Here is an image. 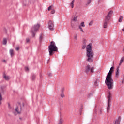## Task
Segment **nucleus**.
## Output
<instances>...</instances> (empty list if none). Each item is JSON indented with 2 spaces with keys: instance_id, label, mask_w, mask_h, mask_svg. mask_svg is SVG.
I'll use <instances>...</instances> for the list:
<instances>
[{
  "instance_id": "obj_1",
  "label": "nucleus",
  "mask_w": 124,
  "mask_h": 124,
  "mask_svg": "<svg viewBox=\"0 0 124 124\" xmlns=\"http://www.w3.org/2000/svg\"><path fill=\"white\" fill-rule=\"evenodd\" d=\"M114 69L115 67H111L106 78L105 83L107 86L108 90H113V87H114V80L112 78V75L113 74V73L114 72Z\"/></svg>"
},
{
  "instance_id": "obj_2",
  "label": "nucleus",
  "mask_w": 124,
  "mask_h": 124,
  "mask_svg": "<svg viewBox=\"0 0 124 124\" xmlns=\"http://www.w3.org/2000/svg\"><path fill=\"white\" fill-rule=\"evenodd\" d=\"M86 56L88 57L87 62H93L94 53H93V51L92 47H86Z\"/></svg>"
},
{
  "instance_id": "obj_3",
  "label": "nucleus",
  "mask_w": 124,
  "mask_h": 124,
  "mask_svg": "<svg viewBox=\"0 0 124 124\" xmlns=\"http://www.w3.org/2000/svg\"><path fill=\"white\" fill-rule=\"evenodd\" d=\"M113 15V11H110L107 16L105 17V20L104 23V28L106 29L107 28V25L109 23V21H110V19H111V17Z\"/></svg>"
},
{
  "instance_id": "obj_4",
  "label": "nucleus",
  "mask_w": 124,
  "mask_h": 124,
  "mask_svg": "<svg viewBox=\"0 0 124 124\" xmlns=\"http://www.w3.org/2000/svg\"><path fill=\"white\" fill-rule=\"evenodd\" d=\"M112 99V93L111 92H108V106L107 108V113H109L110 111V107L111 105V99Z\"/></svg>"
},
{
  "instance_id": "obj_5",
  "label": "nucleus",
  "mask_w": 124,
  "mask_h": 124,
  "mask_svg": "<svg viewBox=\"0 0 124 124\" xmlns=\"http://www.w3.org/2000/svg\"><path fill=\"white\" fill-rule=\"evenodd\" d=\"M39 27H40V26L39 25V24H37L36 25H35L33 27L31 28V32L33 37H34L35 36V33H36V32L37 31H38Z\"/></svg>"
},
{
  "instance_id": "obj_6",
  "label": "nucleus",
  "mask_w": 124,
  "mask_h": 124,
  "mask_svg": "<svg viewBox=\"0 0 124 124\" xmlns=\"http://www.w3.org/2000/svg\"><path fill=\"white\" fill-rule=\"evenodd\" d=\"M49 56H53L55 52H58V47H48Z\"/></svg>"
},
{
  "instance_id": "obj_7",
  "label": "nucleus",
  "mask_w": 124,
  "mask_h": 124,
  "mask_svg": "<svg viewBox=\"0 0 124 124\" xmlns=\"http://www.w3.org/2000/svg\"><path fill=\"white\" fill-rule=\"evenodd\" d=\"M48 28L50 31H53L54 30V24L52 21H49L48 23Z\"/></svg>"
},
{
  "instance_id": "obj_8",
  "label": "nucleus",
  "mask_w": 124,
  "mask_h": 124,
  "mask_svg": "<svg viewBox=\"0 0 124 124\" xmlns=\"http://www.w3.org/2000/svg\"><path fill=\"white\" fill-rule=\"evenodd\" d=\"M91 70V66L89 64L87 65L86 66H85V73L88 74L89 72H90V71Z\"/></svg>"
},
{
  "instance_id": "obj_9",
  "label": "nucleus",
  "mask_w": 124,
  "mask_h": 124,
  "mask_svg": "<svg viewBox=\"0 0 124 124\" xmlns=\"http://www.w3.org/2000/svg\"><path fill=\"white\" fill-rule=\"evenodd\" d=\"M64 92V88H62L61 90V93L60 95L62 98H63L64 97V93H63Z\"/></svg>"
},
{
  "instance_id": "obj_10",
  "label": "nucleus",
  "mask_w": 124,
  "mask_h": 124,
  "mask_svg": "<svg viewBox=\"0 0 124 124\" xmlns=\"http://www.w3.org/2000/svg\"><path fill=\"white\" fill-rule=\"evenodd\" d=\"M51 10V14H55V13L56 12V11L55 10V9H52V6H50L48 8V10L50 11Z\"/></svg>"
},
{
  "instance_id": "obj_11",
  "label": "nucleus",
  "mask_w": 124,
  "mask_h": 124,
  "mask_svg": "<svg viewBox=\"0 0 124 124\" xmlns=\"http://www.w3.org/2000/svg\"><path fill=\"white\" fill-rule=\"evenodd\" d=\"M36 75L35 74H32L31 76V80L32 81H35Z\"/></svg>"
},
{
  "instance_id": "obj_12",
  "label": "nucleus",
  "mask_w": 124,
  "mask_h": 124,
  "mask_svg": "<svg viewBox=\"0 0 124 124\" xmlns=\"http://www.w3.org/2000/svg\"><path fill=\"white\" fill-rule=\"evenodd\" d=\"M9 53H10L11 58H12V57H13L15 55L14 50L12 49H10Z\"/></svg>"
},
{
  "instance_id": "obj_13",
  "label": "nucleus",
  "mask_w": 124,
  "mask_h": 124,
  "mask_svg": "<svg viewBox=\"0 0 124 124\" xmlns=\"http://www.w3.org/2000/svg\"><path fill=\"white\" fill-rule=\"evenodd\" d=\"M119 71H120V69H119V67H118L116 69V73L115 75V77H117V78H119V75H120Z\"/></svg>"
},
{
  "instance_id": "obj_14",
  "label": "nucleus",
  "mask_w": 124,
  "mask_h": 124,
  "mask_svg": "<svg viewBox=\"0 0 124 124\" xmlns=\"http://www.w3.org/2000/svg\"><path fill=\"white\" fill-rule=\"evenodd\" d=\"M48 47H57L56 46V44L55 43V42L52 41L50 43V45L48 46Z\"/></svg>"
},
{
  "instance_id": "obj_15",
  "label": "nucleus",
  "mask_w": 124,
  "mask_h": 124,
  "mask_svg": "<svg viewBox=\"0 0 124 124\" xmlns=\"http://www.w3.org/2000/svg\"><path fill=\"white\" fill-rule=\"evenodd\" d=\"M3 78L5 79V80H6V81H8V80H9V76H6V75H5V73L3 74Z\"/></svg>"
},
{
  "instance_id": "obj_16",
  "label": "nucleus",
  "mask_w": 124,
  "mask_h": 124,
  "mask_svg": "<svg viewBox=\"0 0 124 124\" xmlns=\"http://www.w3.org/2000/svg\"><path fill=\"white\" fill-rule=\"evenodd\" d=\"M121 116H119L118 119L116 120L115 124H120V122H121Z\"/></svg>"
},
{
  "instance_id": "obj_17",
  "label": "nucleus",
  "mask_w": 124,
  "mask_h": 124,
  "mask_svg": "<svg viewBox=\"0 0 124 124\" xmlns=\"http://www.w3.org/2000/svg\"><path fill=\"white\" fill-rule=\"evenodd\" d=\"M83 43L84 44L83 47H87V40L86 39H83Z\"/></svg>"
},
{
  "instance_id": "obj_18",
  "label": "nucleus",
  "mask_w": 124,
  "mask_h": 124,
  "mask_svg": "<svg viewBox=\"0 0 124 124\" xmlns=\"http://www.w3.org/2000/svg\"><path fill=\"white\" fill-rule=\"evenodd\" d=\"M63 119H62V118L60 117V119L59 121L58 124H63Z\"/></svg>"
},
{
  "instance_id": "obj_19",
  "label": "nucleus",
  "mask_w": 124,
  "mask_h": 124,
  "mask_svg": "<svg viewBox=\"0 0 124 124\" xmlns=\"http://www.w3.org/2000/svg\"><path fill=\"white\" fill-rule=\"evenodd\" d=\"M77 18H78V16H76L74 17L73 19H72V21H73L74 22H77Z\"/></svg>"
},
{
  "instance_id": "obj_20",
  "label": "nucleus",
  "mask_w": 124,
  "mask_h": 124,
  "mask_svg": "<svg viewBox=\"0 0 124 124\" xmlns=\"http://www.w3.org/2000/svg\"><path fill=\"white\" fill-rule=\"evenodd\" d=\"M74 2H75V1L74 0H73L70 3V5H71L72 8H73L74 7Z\"/></svg>"
},
{
  "instance_id": "obj_21",
  "label": "nucleus",
  "mask_w": 124,
  "mask_h": 124,
  "mask_svg": "<svg viewBox=\"0 0 124 124\" xmlns=\"http://www.w3.org/2000/svg\"><path fill=\"white\" fill-rule=\"evenodd\" d=\"M7 43V40H6V38H3V44L4 45H5Z\"/></svg>"
},
{
  "instance_id": "obj_22",
  "label": "nucleus",
  "mask_w": 124,
  "mask_h": 124,
  "mask_svg": "<svg viewBox=\"0 0 124 124\" xmlns=\"http://www.w3.org/2000/svg\"><path fill=\"white\" fill-rule=\"evenodd\" d=\"M124 57H123L121 60H120V63H119V65H121V64H122L123 63V62H124Z\"/></svg>"
},
{
  "instance_id": "obj_23",
  "label": "nucleus",
  "mask_w": 124,
  "mask_h": 124,
  "mask_svg": "<svg viewBox=\"0 0 124 124\" xmlns=\"http://www.w3.org/2000/svg\"><path fill=\"white\" fill-rule=\"evenodd\" d=\"M123 19H124V17H123V16H120V17H119V19L118 20V22L119 23H121L122 22V21H123Z\"/></svg>"
},
{
  "instance_id": "obj_24",
  "label": "nucleus",
  "mask_w": 124,
  "mask_h": 124,
  "mask_svg": "<svg viewBox=\"0 0 124 124\" xmlns=\"http://www.w3.org/2000/svg\"><path fill=\"white\" fill-rule=\"evenodd\" d=\"M92 2V0H89L87 1V3L85 4V6L86 7H87V6H88L89 5V4H90V3H91Z\"/></svg>"
},
{
  "instance_id": "obj_25",
  "label": "nucleus",
  "mask_w": 124,
  "mask_h": 124,
  "mask_svg": "<svg viewBox=\"0 0 124 124\" xmlns=\"http://www.w3.org/2000/svg\"><path fill=\"white\" fill-rule=\"evenodd\" d=\"M94 70V67H92V68H90V72L91 73H93Z\"/></svg>"
},
{
  "instance_id": "obj_26",
  "label": "nucleus",
  "mask_w": 124,
  "mask_h": 124,
  "mask_svg": "<svg viewBox=\"0 0 124 124\" xmlns=\"http://www.w3.org/2000/svg\"><path fill=\"white\" fill-rule=\"evenodd\" d=\"M39 42H42V34H40Z\"/></svg>"
},
{
  "instance_id": "obj_27",
  "label": "nucleus",
  "mask_w": 124,
  "mask_h": 124,
  "mask_svg": "<svg viewBox=\"0 0 124 124\" xmlns=\"http://www.w3.org/2000/svg\"><path fill=\"white\" fill-rule=\"evenodd\" d=\"M78 28H79V30H80V31H81L82 32H84V30H83V28H82V26H79Z\"/></svg>"
},
{
  "instance_id": "obj_28",
  "label": "nucleus",
  "mask_w": 124,
  "mask_h": 124,
  "mask_svg": "<svg viewBox=\"0 0 124 124\" xmlns=\"http://www.w3.org/2000/svg\"><path fill=\"white\" fill-rule=\"evenodd\" d=\"M1 100H2V97L1 96V93L0 92V105L1 104Z\"/></svg>"
},
{
  "instance_id": "obj_29",
  "label": "nucleus",
  "mask_w": 124,
  "mask_h": 124,
  "mask_svg": "<svg viewBox=\"0 0 124 124\" xmlns=\"http://www.w3.org/2000/svg\"><path fill=\"white\" fill-rule=\"evenodd\" d=\"M59 107H60V110H62V107H63V106H62V104L61 103V102L59 103Z\"/></svg>"
},
{
  "instance_id": "obj_30",
  "label": "nucleus",
  "mask_w": 124,
  "mask_h": 124,
  "mask_svg": "<svg viewBox=\"0 0 124 124\" xmlns=\"http://www.w3.org/2000/svg\"><path fill=\"white\" fill-rule=\"evenodd\" d=\"M81 27H83V28L85 27V22H82L80 24Z\"/></svg>"
},
{
  "instance_id": "obj_31",
  "label": "nucleus",
  "mask_w": 124,
  "mask_h": 124,
  "mask_svg": "<svg viewBox=\"0 0 124 124\" xmlns=\"http://www.w3.org/2000/svg\"><path fill=\"white\" fill-rule=\"evenodd\" d=\"M16 112H17V113L18 114H21V112L19 111V110H18V107H16Z\"/></svg>"
},
{
  "instance_id": "obj_32",
  "label": "nucleus",
  "mask_w": 124,
  "mask_h": 124,
  "mask_svg": "<svg viewBox=\"0 0 124 124\" xmlns=\"http://www.w3.org/2000/svg\"><path fill=\"white\" fill-rule=\"evenodd\" d=\"M94 85L96 86H98V83H97V79L96 80V81L94 82Z\"/></svg>"
},
{
  "instance_id": "obj_33",
  "label": "nucleus",
  "mask_w": 124,
  "mask_h": 124,
  "mask_svg": "<svg viewBox=\"0 0 124 124\" xmlns=\"http://www.w3.org/2000/svg\"><path fill=\"white\" fill-rule=\"evenodd\" d=\"M48 75L49 76V77H52V76H53V75L51 74V73H48Z\"/></svg>"
},
{
  "instance_id": "obj_34",
  "label": "nucleus",
  "mask_w": 124,
  "mask_h": 124,
  "mask_svg": "<svg viewBox=\"0 0 124 124\" xmlns=\"http://www.w3.org/2000/svg\"><path fill=\"white\" fill-rule=\"evenodd\" d=\"M92 43H90L89 44H88L87 46V47H92Z\"/></svg>"
},
{
  "instance_id": "obj_35",
  "label": "nucleus",
  "mask_w": 124,
  "mask_h": 124,
  "mask_svg": "<svg viewBox=\"0 0 124 124\" xmlns=\"http://www.w3.org/2000/svg\"><path fill=\"white\" fill-rule=\"evenodd\" d=\"M91 96H93V93H90L89 94V95H88L89 98H90V97H91Z\"/></svg>"
},
{
  "instance_id": "obj_36",
  "label": "nucleus",
  "mask_w": 124,
  "mask_h": 124,
  "mask_svg": "<svg viewBox=\"0 0 124 124\" xmlns=\"http://www.w3.org/2000/svg\"><path fill=\"white\" fill-rule=\"evenodd\" d=\"M8 108H9V109H11V106H10V104H9V103H8Z\"/></svg>"
},
{
  "instance_id": "obj_37",
  "label": "nucleus",
  "mask_w": 124,
  "mask_h": 124,
  "mask_svg": "<svg viewBox=\"0 0 124 124\" xmlns=\"http://www.w3.org/2000/svg\"><path fill=\"white\" fill-rule=\"evenodd\" d=\"M82 110H83V108H81L80 110H79V112H80V115L82 114Z\"/></svg>"
},
{
  "instance_id": "obj_38",
  "label": "nucleus",
  "mask_w": 124,
  "mask_h": 124,
  "mask_svg": "<svg viewBox=\"0 0 124 124\" xmlns=\"http://www.w3.org/2000/svg\"><path fill=\"white\" fill-rule=\"evenodd\" d=\"M25 69L26 71H29V67H25Z\"/></svg>"
},
{
  "instance_id": "obj_39",
  "label": "nucleus",
  "mask_w": 124,
  "mask_h": 124,
  "mask_svg": "<svg viewBox=\"0 0 124 124\" xmlns=\"http://www.w3.org/2000/svg\"><path fill=\"white\" fill-rule=\"evenodd\" d=\"M77 38H78V36H77V34H76L75 36V39H76V40H77Z\"/></svg>"
},
{
  "instance_id": "obj_40",
  "label": "nucleus",
  "mask_w": 124,
  "mask_h": 124,
  "mask_svg": "<svg viewBox=\"0 0 124 124\" xmlns=\"http://www.w3.org/2000/svg\"><path fill=\"white\" fill-rule=\"evenodd\" d=\"M26 42L28 43V42H30V39L29 38H27L26 39Z\"/></svg>"
},
{
  "instance_id": "obj_41",
  "label": "nucleus",
  "mask_w": 124,
  "mask_h": 124,
  "mask_svg": "<svg viewBox=\"0 0 124 124\" xmlns=\"http://www.w3.org/2000/svg\"><path fill=\"white\" fill-rule=\"evenodd\" d=\"M16 51H19V50H20V47H16Z\"/></svg>"
},
{
  "instance_id": "obj_42",
  "label": "nucleus",
  "mask_w": 124,
  "mask_h": 124,
  "mask_svg": "<svg viewBox=\"0 0 124 124\" xmlns=\"http://www.w3.org/2000/svg\"><path fill=\"white\" fill-rule=\"evenodd\" d=\"M93 25V21H91L89 23V26H92Z\"/></svg>"
},
{
  "instance_id": "obj_43",
  "label": "nucleus",
  "mask_w": 124,
  "mask_h": 124,
  "mask_svg": "<svg viewBox=\"0 0 124 124\" xmlns=\"http://www.w3.org/2000/svg\"><path fill=\"white\" fill-rule=\"evenodd\" d=\"M124 78H123L122 80V84H124Z\"/></svg>"
},
{
  "instance_id": "obj_44",
  "label": "nucleus",
  "mask_w": 124,
  "mask_h": 124,
  "mask_svg": "<svg viewBox=\"0 0 124 124\" xmlns=\"http://www.w3.org/2000/svg\"><path fill=\"white\" fill-rule=\"evenodd\" d=\"M100 114H102V110H101V108L100 110L99 111Z\"/></svg>"
},
{
  "instance_id": "obj_45",
  "label": "nucleus",
  "mask_w": 124,
  "mask_h": 124,
  "mask_svg": "<svg viewBox=\"0 0 124 124\" xmlns=\"http://www.w3.org/2000/svg\"><path fill=\"white\" fill-rule=\"evenodd\" d=\"M71 27L72 28H74V25L73 23L71 24Z\"/></svg>"
},
{
  "instance_id": "obj_46",
  "label": "nucleus",
  "mask_w": 124,
  "mask_h": 124,
  "mask_svg": "<svg viewBox=\"0 0 124 124\" xmlns=\"http://www.w3.org/2000/svg\"><path fill=\"white\" fill-rule=\"evenodd\" d=\"M3 62H6V61H5V60H3Z\"/></svg>"
},
{
  "instance_id": "obj_47",
  "label": "nucleus",
  "mask_w": 124,
  "mask_h": 124,
  "mask_svg": "<svg viewBox=\"0 0 124 124\" xmlns=\"http://www.w3.org/2000/svg\"><path fill=\"white\" fill-rule=\"evenodd\" d=\"M20 110H22V106H20Z\"/></svg>"
},
{
  "instance_id": "obj_48",
  "label": "nucleus",
  "mask_w": 124,
  "mask_h": 124,
  "mask_svg": "<svg viewBox=\"0 0 124 124\" xmlns=\"http://www.w3.org/2000/svg\"><path fill=\"white\" fill-rule=\"evenodd\" d=\"M18 104H19V105H21V103L18 102Z\"/></svg>"
},
{
  "instance_id": "obj_49",
  "label": "nucleus",
  "mask_w": 124,
  "mask_h": 124,
  "mask_svg": "<svg viewBox=\"0 0 124 124\" xmlns=\"http://www.w3.org/2000/svg\"><path fill=\"white\" fill-rule=\"evenodd\" d=\"M24 105H25L24 104V103H23V104H22V106H23V107H24Z\"/></svg>"
},
{
  "instance_id": "obj_50",
  "label": "nucleus",
  "mask_w": 124,
  "mask_h": 124,
  "mask_svg": "<svg viewBox=\"0 0 124 124\" xmlns=\"http://www.w3.org/2000/svg\"><path fill=\"white\" fill-rule=\"evenodd\" d=\"M123 52H124V47L123 48Z\"/></svg>"
},
{
  "instance_id": "obj_51",
  "label": "nucleus",
  "mask_w": 124,
  "mask_h": 124,
  "mask_svg": "<svg viewBox=\"0 0 124 124\" xmlns=\"http://www.w3.org/2000/svg\"><path fill=\"white\" fill-rule=\"evenodd\" d=\"M82 49H85V47H82Z\"/></svg>"
}]
</instances>
